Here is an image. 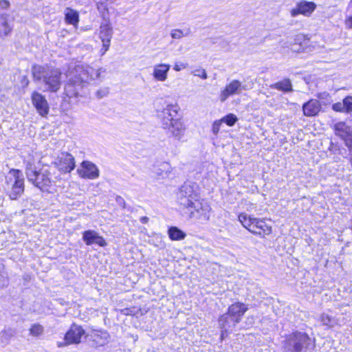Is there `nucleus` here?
<instances>
[{
    "instance_id": "1",
    "label": "nucleus",
    "mask_w": 352,
    "mask_h": 352,
    "mask_svg": "<svg viewBox=\"0 0 352 352\" xmlns=\"http://www.w3.org/2000/svg\"><path fill=\"white\" fill-rule=\"evenodd\" d=\"M102 72H105L102 67L96 69L89 66H76L67 74L69 80L65 86V94L69 98L82 96V89L89 80H102Z\"/></svg>"
},
{
    "instance_id": "2",
    "label": "nucleus",
    "mask_w": 352,
    "mask_h": 352,
    "mask_svg": "<svg viewBox=\"0 0 352 352\" xmlns=\"http://www.w3.org/2000/svg\"><path fill=\"white\" fill-rule=\"evenodd\" d=\"M32 74L34 82H41L43 91L56 93L62 85V72L58 68L34 65Z\"/></svg>"
},
{
    "instance_id": "3",
    "label": "nucleus",
    "mask_w": 352,
    "mask_h": 352,
    "mask_svg": "<svg viewBox=\"0 0 352 352\" xmlns=\"http://www.w3.org/2000/svg\"><path fill=\"white\" fill-rule=\"evenodd\" d=\"M179 107L177 105L168 104L162 110H158L157 116L162 127L177 140H180L184 135L186 127L184 122L177 118Z\"/></svg>"
},
{
    "instance_id": "4",
    "label": "nucleus",
    "mask_w": 352,
    "mask_h": 352,
    "mask_svg": "<svg viewBox=\"0 0 352 352\" xmlns=\"http://www.w3.org/2000/svg\"><path fill=\"white\" fill-rule=\"evenodd\" d=\"M314 346L307 333L298 331L287 336L283 343L284 352H306Z\"/></svg>"
},
{
    "instance_id": "5",
    "label": "nucleus",
    "mask_w": 352,
    "mask_h": 352,
    "mask_svg": "<svg viewBox=\"0 0 352 352\" xmlns=\"http://www.w3.org/2000/svg\"><path fill=\"white\" fill-rule=\"evenodd\" d=\"M25 174L28 180L42 191H49L52 184L50 171L47 168H43L39 171L32 168L29 164L26 167Z\"/></svg>"
},
{
    "instance_id": "6",
    "label": "nucleus",
    "mask_w": 352,
    "mask_h": 352,
    "mask_svg": "<svg viewBox=\"0 0 352 352\" xmlns=\"http://www.w3.org/2000/svg\"><path fill=\"white\" fill-rule=\"evenodd\" d=\"M238 218L243 226L254 234L264 237L272 232V227L267 226L263 219L248 216L245 213L240 214Z\"/></svg>"
},
{
    "instance_id": "7",
    "label": "nucleus",
    "mask_w": 352,
    "mask_h": 352,
    "mask_svg": "<svg viewBox=\"0 0 352 352\" xmlns=\"http://www.w3.org/2000/svg\"><path fill=\"white\" fill-rule=\"evenodd\" d=\"M7 185L11 190L9 197L16 200L24 191V178L22 172L18 169H11L6 176Z\"/></svg>"
},
{
    "instance_id": "8",
    "label": "nucleus",
    "mask_w": 352,
    "mask_h": 352,
    "mask_svg": "<svg viewBox=\"0 0 352 352\" xmlns=\"http://www.w3.org/2000/svg\"><path fill=\"white\" fill-rule=\"evenodd\" d=\"M189 219L206 221L209 220L211 208L204 200H197L186 208Z\"/></svg>"
},
{
    "instance_id": "9",
    "label": "nucleus",
    "mask_w": 352,
    "mask_h": 352,
    "mask_svg": "<svg viewBox=\"0 0 352 352\" xmlns=\"http://www.w3.org/2000/svg\"><path fill=\"white\" fill-rule=\"evenodd\" d=\"M177 198L178 204L183 209L189 208L190 204L199 199L194 187L188 183H185L182 186L177 193Z\"/></svg>"
},
{
    "instance_id": "10",
    "label": "nucleus",
    "mask_w": 352,
    "mask_h": 352,
    "mask_svg": "<svg viewBox=\"0 0 352 352\" xmlns=\"http://www.w3.org/2000/svg\"><path fill=\"white\" fill-rule=\"evenodd\" d=\"M247 89V86L243 85L241 81L232 80L220 91L219 99L221 102H223L230 96L239 95L243 90Z\"/></svg>"
},
{
    "instance_id": "11",
    "label": "nucleus",
    "mask_w": 352,
    "mask_h": 352,
    "mask_svg": "<svg viewBox=\"0 0 352 352\" xmlns=\"http://www.w3.org/2000/svg\"><path fill=\"white\" fill-rule=\"evenodd\" d=\"M112 36L113 28L111 23L109 22L102 23L99 30V38L102 43V47L100 50L102 56L109 50Z\"/></svg>"
},
{
    "instance_id": "12",
    "label": "nucleus",
    "mask_w": 352,
    "mask_h": 352,
    "mask_svg": "<svg viewBox=\"0 0 352 352\" xmlns=\"http://www.w3.org/2000/svg\"><path fill=\"white\" fill-rule=\"evenodd\" d=\"M56 167L63 173H70L75 168L74 157L69 153H62L54 162Z\"/></svg>"
},
{
    "instance_id": "13",
    "label": "nucleus",
    "mask_w": 352,
    "mask_h": 352,
    "mask_svg": "<svg viewBox=\"0 0 352 352\" xmlns=\"http://www.w3.org/2000/svg\"><path fill=\"white\" fill-rule=\"evenodd\" d=\"M31 99L38 113L42 117H46L50 111V106L45 96L34 91L32 93Z\"/></svg>"
},
{
    "instance_id": "14",
    "label": "nucleus",
    "mask_w": 352,
    "mask_h": 352,
    "mask_svg": "<svg viewBox=\"0 0 352 352\" xmlns=\"http://www.w3.org/2000/svg\"><path fill=\"white\" fill-rule=\"evenodd\" d=\"M77 172L82 178L95 179L99 177V170L96 164L89 161H83Z\"/></svg>"
},
{
    "instance_id": "15",
    "label": "nucleus",
    "mask_w": 352,
    "mask_h": 352,
    "mask_svg": "<svg viewBox=\"0 0 352 352\" xmlns=\"http://www.w3.org/2000/svg\"><path fill=\"white\" fill-rule=\"evenodd\" d=\"M218 322L219 327L221 329V340L228 336V335L233 331L236 324L239 323V322L235 321V319L231 317L228 312L221 316Z\"/></svg>"
},
{
    "instance_id": "16",
    "label": "nucleus",
    "mask_w": 352,
    "mask_h": 352,
    "mask_svg": "<svg viewBox=\"0 0 352 352\" xmlns=\"http://www.w3.org/2000/svg\"><path fill=\"white\" fill-rule=\"evenodd\" d=\"M316 8V4L312 1H300L290 11L291 16L295 17L298 14L309 16Z\"/></svg>"
},
{
    "instance_id": "17",
    "label": "nucleus",
    "mask_w": 352,
    "mask_h": 352,
    "mask_svg": "<svg viewBox=\"0 0 352 352\" xmlns=\"http://www.w3.org/2000/svg\"><path fill=\"white\" fill-rule=\"evenodd\" d=\"M85 334L84 329L78 325L73 324L70 327L69 330L66 333L65 336V344H78L81 341V338ZM58 346H62L63 344H58Z\"/></svg>"
},
{
    "instance_id": "18",
    "label": "nucleus",
    "mask_w": 352,
    "mask_h": 352,
    "mask_svg": "<svg viewBox=\"0 0 352 352\" xmlns=\"http://www.w3.org/2000/svg\"><path fill=\"white\" fill-rule=\"evenodd\" d=\"M82 239L88 245L97 244L100 247H104L107 245L104 239L95 230L85 231L82 234Z\"/></svg>"
},
{
    "instance_id": "19",
    "label": "nucleus",
    "mask_w": 352,
    "mask_h": 352,
    "mask_svg": "<svg viewBox=\"0 0 352 352\" xmlns=\"http://www.w3.org/2000/svg\"><path fill=\"white\" fill-rule=\"evenodd\" d=\"M248 308L246 305L242 302H235L231 305L228 309V313L235 319V321L240 322L244 314L248 311Z\"/></svg>"
},
{
    "instance_id": "20",
    "label": "nucleus",
    "mask_w": 352,
    "mask_h": 352,
    "mask_svg": "<svg viewBox=\"0 0 352 352\" xmlns=\"http://www.w3.org/2000/svg\"><path fill=\"white\" fill-rule=\"evenodd\" d=\"M170 68L168 64L161 63L155 65L153 67V76L160 82L165 81L168 78V72Z\"/></svg>"
},
{
    "instance_id": "21",
    "label": "nucleus",
    "mask_w": 352,
    "mask_h": 352,
    "mask_svg": "<svg viewBox=\"0 0 352 352\" xmlns=\"http://www.w3.org/2000/svg\"><path fill=\"white\" fill-rule=\"evenodd\" d=\"M321 105L318 100L312 99L302 105L303 113L305 116L311 117L317 115L320 111Z\"/></svg>"
},
{
    "instance_id": "22",
    "label": "nucleus",
    "mask_w": 352,
    "mask_h": 352,
    "mask_svg": "<svg viewBox=\"0 0 352 352\" xmlns=\"http://www.w3.org/2000/svg\"><path fill=\"white\" fill-rule=\"evenodd\" d=\"M65 21L71 25H73L74 26H77L78 23L79 21V15L77 11L67 8L65 11Z\"/></svg>"
},
{
    "instance_id": "23",
    "label": "nucleus",
    "mask_w": 352,
    "mask_h": 352,
    "mask_svg": "<svg viewBox=\"0 0 352 352\" xmlns=\"http://www.w3.org/2000/svg\"><path fill=\"white\" fill-rule=\"evenodd\" d=\"M173 168L170 164L167 162H163L155 168V173L161 177L162 178L168 177L169 175L172 173Z\"/></svg>"
},
{
    "instance_id": "24",
    "label": "nucleus",
    "mask_w": 352,
    "mask_h": 352,
    "mask_svg": "<svg viewBox=\"0 0 352 352\" xmlns=\"http://www.w3.org/2000/svg\"><path fill=\"white\" fill-rule=\"evenodd\" d=\"M270 87L284 92H291L293 91L292 82L289 79H284L282 81L272 84L270 85Z\"/></svg>"
},
{
    "instance_id": "25",
    "label": "nucleus",
    "mask_w": 352,
    "mask_h": 352,
    "mask_svg": "<svg viewBox=\"0 0 352 352\" xmlns=\"http://www.w3.org/2000/svg\"><path fill=\"white\" fill-rule=\"evenodd\" d=\"M12 28L8 23L7 17L4 15L0 16V37L8 36L12 31Z\"/></svg>"
},
{
    "instance_id": "26",
    "label": "nucleus",
    "mask_w": 352,
    "mask_h": 352,
    "mask_svg": "<svg viewBox=\"0 0 352 352\" xmlns=\"http://www.w3.org/2000/svg\"><path fill=\"white\" fill-rule=\"evenodd\" d=\"M169 238L172 241H181L185 239L186 234L177 227L172 226L168 230Z\"/></svg>"
},
{
    "instance_id": "27",
    "label": "nucleus",
    "mask_w": 352,
    "mask_h": 352,
    "mask_svg": "<svg viewBox=\"0 0 352 352\" xmlns=\"http://www.w3.org/2000/svg\"><path fill=\"white\" fill-rule=\"evenodd\" d=\"M320 320L323 325L329 329L333 328L337 324L336 320L327 314H322Z\"/></svg>"
},
{
    "instance_id": "28",
    "label": "nucleus",
    "mask_w": 352,
    "mask_h": 352,
    "mask_svg": "<svg viewBox=\"0 0 352 352\" xmlns=\"http://www.w3.org/2000/svg\"><path fill=\"white\" fill-rule=\"evenodd\" d=\"M44 332L43 327L38 323L33 324L30 328V334L34 337H38Z\"/></svg>"
},
{
    "instance_id": "29",
    "label": "nucleus",
    "mask_w": 352,
    "mask_h": 352,
    "mask_svg": "<svg viewBox=\"0 0 352 352\" xmlns=\"http://www.w3.org/2000/svg\"><path fill=\"white\" fill-rule=\"evenodd\" d=\"M190 29H188L185 31H183L179 29H175V30H172L170 35L173 38L180 39L183 36H187L188 35L190 34Z\"/></svg>"
},
{
    "instance_id": "30",
    "label": "nucleus",
    "mask_w": 352,
    "mask_h": 352,
    "mask_svg": "<svg viewBox=\"0 0 352 352\" xmlns=\"http://www.w3.org/2000/svg\"><path fill=\"white\" fill-rule=\"evenodd\" d=\"M221 120L223 122L226 123L227 125L232 126L236 122L238 118L234 114L229 113L228 115L222 118Z\"/></svg>"
},
{
    "instance_id": "31",
    "label": "nucleus",
    "mask_w": 352,
    "mask_h": 352,
    "mask_svg": "<svg viewBox=\"0 0 352 352\" xmlns=\"http://www.w3.org/2000/svg\"><path fill=\"white\" fill-rule=\"evenodd\" d=\"M109 93V88L108 87H100L96 91V96L98 99H101L108 96Z\"/></svg>"
},
{
    "instance_id": "32",
    "label": "nucleus",
    "mask_w": 352,
    "mask_h": 352,
    "mask_svg": "<svg viewBox=\"0 0 352 352\" xmlns=\"http://www.w3.org/2000/svg\"><path fill=\"white\" fill-rule=\"evenodd\" d=\"M343 103L344 104L346 113L352 111V96H346L343 100Z\"/></svg>"
},
{
    "instance_id": "33",
    "label": "nucleus",
    "mask_w": 352,
    "mask_h": 352,
    "mask_svg": "<svg viewBox=\"0 0 352 352\" xmlns=\"http://www.w3.org/2000/svg\"><path fill=\"white\" fill-rule=\"evenodd\" d=\"M192 74L195 76H197V77H199L202 79H207L208 78V75H207V73L206 72V70L204 69H195Z\"/></svg>"
},
{
    "instance_id": "34",
    "label": "nucleus",
    "mask_w": 352,
    "mask_h": 352,
    "mask_svg": "<svg viewBox=\"0 0 352 352\" xmlns=\"http://www.w3.org/2000/svg\"><path fill=\"white\" fill-rule=\"evenodd\" d=\"M332 109L335 111L346 113V111L344 109V104L343 103V101L342 102H339L333 104L332 106Z\"/></svg>"
},
{
    "instance_id": "35",
    "label": "nucleus",
    "mask_w": 352,
    "mask_h": 352,
    "mask_svg": "<svg viewBox=\"0 0 352 352\" xmlns=\"http://www.w3.org/2000/svg\"><path fill=\"white\" fill-rule=\"evenodd\" d=\"M222 122H223L221 120H215L213 122L212 131L214 135H217V133H219Z\"/></svg>"
},
{
    "instance_id": "36",
    "label": "nucleus",
    "mask_w": 352,
    "mask_h": 352,
    "mask_svg": "<svg viewBox=\"0 0 352 352\" xmlns=\"http://www.w3.org/2000/svg\"><path fill=\"white\" fill-rule=\"evenodd\" d=\"M187 67H188V64L187 63H176L175 64V65H174L173 69L176 72H179V71H181L183 69H186Z\"/></svg>"
},
{
    "instance_id": "37",
    "label": "nucleus",
    "mask_w": 352,
    "mask_h": 352,
    "mask_svg": "<svg viewBox=\"0 0 352 352\" xmlns=\"http://www.w3.org/2000/svg\"><path fill=\"white\" fill-rule=\"evenodd\" d=\"M350 8L352 9V5H350ZM345 25L347 28H352V14H349L345 20Z\"/></svg>"
},
{
    "instance_id": "38",
    "label": "nucleus",
    "mask_w": 352,
    "mask_h": 352,
    "mask_svg": "<svg viewBox=\"0 0 352 352\" xmlns=\"http://www.w3.org/2000/svg\"><path fill=\"white\" fill-rule=\"evenodd\" d=\"M116 201L122 208H126V202H125L124 199L121 196H119V195L116 196Z\"/></svg>"
},
{
    "instance_id": "39",
    "label": "nucleus",
    "mask_w": 352,
    "mask_h": 352,
    "mask_svg": "<svg viewBox=\"0 0 352 352\" xmlns=\"http://www.w3.org/2000/svg\"><path fill=\"white\" fill-rule=\"evenodd\" d=\"M318 98L320 100H329L330 98V96L327 92L320 93L318 94Z\"/></svg>"
},
{
    "instance_id": "40",
    "label": "nucleus",
    "mask_w": 352,
    "mask_h": 352,
    "mask_svg": "<svg viewBox=\"0 0 352 352\" xmlns=\"http://www.w3.org/2000/svg\"><path fill=\"white\" fill-rule=\"evenodd\" d=\"M10 3L7 0L0 1V7L3 9H6L9 7Z\"/></svg>"
},
{
    "instance_id": "41",
    "label": "nucleus",
    "mask_w": 352,
    "mask_h": 352,
    "mask_svg": "<svg viewBox=\"0 0 352 352\" xmlns=\"http://www.w3.org/2000/svg\"><path fill=\"white\" fill-rule=\"evenodd\" d=\"M290 48H291V50L293 52H299L300 50V45L296 46V45H291Z\"/></svg>"
},
{
    "instance_id": "42",
    "label": "nucleus",
    "mask_w": 352,
    "mask_h": 352,
    "mask_svg": "<svg viewBox=\"0 0 352 352\" xmlns=\"http://www.w3.org/2000/svg\"><path fill=\"white\" fill-rule=\"evenodd\" d=\"M142 223H147L148 221V218L147 217H142L140 219Z\"/></svg>"
},
{
    "instance_id": "43",
    "label": "nucleus",
    "mask_w": 352,
    "mask_h": 352,
    "mask_svg": "<svg viewBox=\"0 0 352 352\" xmlns=\"http://www.w3.org/2000/svg\"><path fill=\"white\" fill-rule=\"evenodd\" d=\"M23 78H24L25 85H28L29 83V80H28V78L25 76H24Z\"/></svg>"
},
{
    "instance_id": "44",
    "label": "nucleus",
    "mask_w": 352,
    "mask_h": 352,
    "mask_svg": "<svg viewBox=\"0 0 352 352\" xmlns=\"http://www.w3.org/2000/svg\"><path fill=\"white\" fill-rule=\"evenodd\" d=\"M109 336L108 335V333H104V337H105V338H109Z\"/></svg>"
}]
</instances>
